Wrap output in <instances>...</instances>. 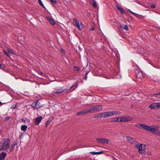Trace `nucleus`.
I'll return each mask as SVG.
<instances>
[{
  "mask_svg": "<svg viewBox=\"0 0 160 160\" xmlns=\"http://www.w3.org/2000/svg\"><path fill=\"white\" fill-rule=\"evenodd\" d=\"M12 108V109H14L15 108V107H13V108Z\"/></svg>",
  "mask_w": 160,
  "mask_h": 160,
  "instance_id": "37998d69",
  "label": "nucleus"
},
{
  "mask_svg": "<svg viewBox=\"0 0 160 160\" xmlns=\"http://www.w3.org/2000/svg\"><path fill=\"white\" fill-rule=\"evenodd\" d=\"M131 118L129 117H124V122H128L131 120Z\"/></svg>",
  "mask_w": 160,
  "mask_h": 160,
  "instance_id": "393cba45",
  "label": "nucleus"
},
{
  "mask_svg": "<svg viewBox=\"0 0 160 160\" xmlns=\"http://www.w3.org/2000/svg\"><path fill=\"white\" fill-rule=\"evenodd\" d=\"M88 73H89V72H88L86 74V76H85V80H87V74Z\"/></svg>",
  "mask_w": 160,
  "mask_h": 160,
  "instance_id": "ea45409f",
  "label": "nucleus"
},
{
  "mask_svg": "<svg viewBox=\"0 0 160 160\" xmlns=\"http://www.w3.org/2000/svg\"><path fill=\"white\" fill-rule=\"evenodd\" d=\"M94 29V28L93 27L92 28V29L91 28V30H93Z\"/></svg>",
  "mask_w": 160,
  "mask_h": 160,
  "instance_id": "79ce46f5",
  "label": "nucleus"
},
{
  "mask_svg": "<svg viewBox=\"0 0 160 160\" xmlns=\"http://www.w3.org/2000/svg\"><path fill=\"white\" fill-rule=\"evenodd\" d=\"M4 52L6 55H7L9 57H10V55L9 53L8 52H7L5 50L4 51Z\"/></svg>",
  "mask_w": 160,
  "mask_h": 160,
  "instance_id": "7c9ffc66",
  "label": "nucleus"
},
{
  "mask_svg": "<svg viewBox=\"0 0 160 160\" xmlns=\"http://www.w3.org/2000/svg\"><path fill=\"white\" fill-rule=\"evenodd\" d=\"M103 151H100L98 152H91V154L93 155H95L96 154H102L103 153Z\"/></svg>",
  "mask_w": 160,
  "mask_h": 160,
  "instance_id": "6ab92c4d",
  "label": "nucleus"
},
{
  "mask_svg": "<svg viewBox=\"0 0 160 160\" xmlns=\"http://www.w3.org/2000/svg\"><path fill=\"white\" fill-rule=\"evenodd\" d=\"M73 24L76 26L77 28L80 30H82L83 28V25L82 23L79 24L78 21L76 18L73 19Z\"/></svg>",
  "mask_w": 160,
  "mask_h": 160,
  "instance_id": "0eeeda50",
  "label": "nucleus"
},
{
  "mask_svg": "<svg viewBox=\"0 0 160 160\" xmlns=\"http://www.w3.org/2000/svg\"><path fill=\"white\" fill-rule=\"evenodd\" d=\"M121 27L122 28L125 29L126 30H128V26L126 25L122 24L121 25Z\"/></svg>",
  "mask_w": 160,
  "mask_h": 160,
  "instance_id": "4be33fe9",
  "label": "nucleus"
},
{
  "mask_svg": "<svg viewBox=\"0 0 160 160\" xmlns=\"http://www.w3.org/2000/svg\"><path fill=\"white\" fill-rule=\"evenodd\" d=\"M1 148L0 150H6L8 149L10 145V140L8 138L3 139L0 142Z\"/></svg>",
  "mask_w": 160,
  "mask_h": 160,
  "instance_id": "f03ea898",
  "label": "nucleus"
},
{
  "mask_svg": "<svg viewBox=\"0 0 160 160\" xmlns=\"http://www.w3.org/2000/svg\"><path fill=\"white\" fill-rule=\"evenodd\" d=\"M27 128L28 127L27 125H23L21 126V129L22 131H25L26 130Z\"/></svg>",
  "mask_w": 160,
  "mask_h": 160,
  "instance_id": "aec40b11",
  "label": "nucleus"
},
{
  "mask_svg": "<svg viewBox=\"0 0 160 160\" xmlns=\"http://www.w3.org/2000/svg\"><path fill=\"white\" fill-rule=\"evenodd\" d=\"M118 122H124V117H118Z\"/></svg>",
  "mask_w": 160,
  "mask_h": 160,
  "instance_id": "5701e85b",
  "label": "nucleus"
},
{
  "mask_svg": "<svg viewBox=\"0 0 160 160\" xmlns=\"http://www.w3.org/2000/svg\"><path fill=\"white\" fill-rule=\"evenodd\" d=\"M91 4L94 8L97 7L98 5L97 4L95 0H92V2H91Z\"/></svg>",
  "mask_w": 160,
  "mask_h": 160,
  "instance_id": "a211bd4d",
  "label": "nucleus"
},
{
  "mask_svg": "<svg viewBox=\"0 0 160 160\" xmlns=\"http://www.w3.org/2000/svg\"><path fill=\"white\" fill-rule=\"evenodd\" d=\"M120 113V112L119 111H114L102 112V115L103 116V118H105L114 116L118 115Z\"/></svg>",
  "mask_w": 160,
  "mask_h": 160,
  "instance_id": "7ed1b4c3",
  "label": "nucleus"
},
{
  "mask_svg": "<svg viewBox=\"0 0 160 160\" xmlns=\"http://www.w3.org/2000/svg\"><path fill=\"white\" fill-rule=\"evenodd\" d=\"M138 67L134 68L136 75L137 78L141 79L143 78V75L142 72L140 71Z\"/></svg>",
  "mask_w": 160,
  "mask_h": 160,
  "instance_id": "423d86ee",
  "label": "nucleus"
},
{
  "mask_svg": "<svg viewBox=\"0 0 160 160\" xmlns=\"http://www.w3.org/2000/svg\"><path fill=\"white\" fill-rule=\"evenodd\" d=\"M102 113H100L94 116V118L98 119L99 118H103V116L102 115Z\"/></svg>",
  "mask_w": 160,
  "mask_h": 160,
  "instance_id": "dca6fc26",
  "label": "nucleus"
},
{
  "mask_svg": "<svg viewBox=\"0 0 160 160\" xmlns=\"http://www.w3.org/2000/svg\"><path fill=\"white\" fill-rule=\"evenodd\" d=\"M7 155L6 153L2 152L0 154V160H4Z\"/></svg>",
  "mask_w": 160,
  "mask_h": 160,
  "instance_id": "2eb2a0df",
  "label": "nucleus"
},
{
  "mask_svg": "<svg viewBox=\"0 0 160 160\" xmlns=\"http://www.w3.org/2000/svg\"><path fill=\"white\" fill-rule=\"evenodd\" d=\"M42 119V116H39L34 121L36 125H38L41 122Z\"/></svg>",
  "mask_w": 160,
  "mask_h": 160,
  "instance_id": "ddd939ff",
  "label": "nucleus"
},
{
  "mask_svg": "<svg viewBox=\"0 0 160 160\" xmlns=\"http://www.w3.org/2000/svg\"><path fill=\"white\" fill-rule=\"evenodd\" d=\"M155 94L157 95V97L160 98V92L158 93Z\"/></svg>",
  "mask_w": 160,
  "mask_h": 160,
  "instance_id": "f704fd0d",
  "label": "nucleus"
},
{
  "mask_svg": "<svg viewBox=\"0 0 160 160\" xmlns=\"http://www.w3.org/2000/svg\"><path fill=\"white\" fill-rule=\"evenodd\" d=\"M49 20L50 23L52 24V25H54L55 24V22L54 21V20L52 19V18H49Z\"/></svg>",
  "mask_w": 160,
  "mask_h": 160,
  "instance_id": "a878e982",
  "label": "nucleus"
},
{
  "mask_svg": "<svg viewBox=\"0 0 160 160\" xmlns=\"http://www.w3.org/2000/svg\"><path fill=\"white\" fill-rule=\"evenodd\" d=\"M48 1L49 2H51L53 4H55L56 3V1L55 0H48Z\"/></svg>",
  "mask_w": 160,
  "mask_h": 160,
  "instance_id": "c756f323",
  "label": "nucleus"
},
{
  "mask_svg": "<svg viewBox=\"0 0 160 160\" xmlns=\"http://www.w3.org/2000/svg\"><path fill=\"white\" fill-rule=\"evenodd\" d=\"M158 108H160V102H158Z\"/></svg>",
  "mask_w": 160,
  "mask_h": 160,
  "instance_id": "a19ab883",
  "label": "nucleus"
},
{
  "mask_svg": "<svg viewBox=\"0 0 160 160\" xmlns=\"http://www.w3.org/2000/svg\"><path fill=\"white\" fill-rule=\"evenodd\" d=\"M102 108L101 105H98L94 106L91 108V112H97L101 111Z\"/></svg>",
  "mask_w": 160,
  "mask_h": 160,
  "instance_id": "6e6552de",
  "label": "nucleus"
},
{
  "mask_svg": "<svg viewBox=\"0 0 160 160\" xmlns=\"http://www.w3.org/2000/svg\"><path fill=\"white\" fill-rule=\"evenodd\" d=\"M90 112V109L88 108L87 109L84 110L82 111H81L78 112L77 113V115H82L84 114H86Z\"/></svg>",
  "mask_w": 160,
  "mask_h": 160,
  "instance_id": "f8f14e48",
  "label": "nucleus"
},
{
  "mask_svg": "<svg viewBox=\"0 0 160 160\" xmlns=\"http://www.w3.org/2000/svg\"><path fill=\"white\" fill-rule=\"evenodd\" d=\"M0 68L2 69H4V65L3 64H0Z\"/></svg>",
  "mask_w": 160,
  "mask_h": 160,
  "instance_id": "2f4dec72",
  "label": "nucleus"
},
{
  "mask_svg": "<svg viewBox=\"0 0 160 160\" xmlns=\"http://www.w3.org/2000/svg\"><path fill=\"white\" fill-rule=\"evenodd\" d=\"M72 150L71 149V150H70V151H72Z\"/></svg>",
  "mask_w": 160,
  "mask_h": 160,
  "instance_id": "c03bdc74",
  "label": "nucleus"
},
{
  "mask_svg": "<svg viewBox=\"0 0 160 160\" xmlns=\"http://www.w3.org/2000/svg\"><path fill=\"white\" fill-rule=\"evenodd\" d=\"M6 50H7V51H8V52H9L11 53H14V51L12 50H11L9 48H7Z\"/></svg>",
  "mask_w": 160,
  "mask_h": 160,
  "instance_id": "bb28decb",
  "label": "nucleus"
},
{
  "mask_svg": "<svg viewBox=\"0 0 160 160\" xmlns=\"http://www.w3.org/2000/svg\"><path fill=\"white\" fill-rule=\"evenodd\" d=\"M130 12L132 13V14H133V15H135L136 16H137L138 14L134 13V12H132V11H130Z\"/></svg>",
  "mask_w": 160,
  "mask_h": 160,
  "instance_id": "c9c22d12",
  "label": "nucleus"
},
{
  "mask_svg": "<svg viewBox=\"0 0 160 160\" xmlns=\"http://www.w3.org/2000/svg\"><path fill=\"white\" fill-rule=\"evenodd\" d=\"M18 143V141L17 140H16L14 141L13 143L12 144L14 145H15V146Z\"/></svg>",
  "mask_w": 160,
  "mask_h": 160,
  "instance_id": "72a5a7b5",
  "label": "nucleus"
},
{
  "mask_svg": "<svg viewBox=\"0 0 160 160\" xmlns=\"http://www.w3.org/2000/svg\"><path fill=\"white\" fill-rule=\"evenodd\" d=\"M15 145L12 144L10 148V152H13L14 150Z\"/></svg>",
  "mask_w": 160,
  "mask_h": 160,
  "instance_id": "412c9836",
  "label": "nucleus"
},
{
  "mask_svg": "<svg viewBox=\"0 0 160 160\" xmlns=\"http://www.w3.org/2000/svg\"><path fill=\"white\" fill-rule=\"evenodd\" d=\"M74 68L75 70L77 71H79L80 70V68L79 67L75 66H74Z\"/></svg>",
  "mask_w": 160,
  "mask_h": 160,
  "instance_id": "cd10ccee",
  "label": "nucleus"
},
{
  "mask_svg": "<svg viewBox=\"0 0 160 160\" xmlns=\"http://www.w3.org/2000/svg\"><path fill=\"white\" fill-rule=\"evenodd\" d=\"M74 86V85H73L68 88H65L64 86L58 87L54 89L53 92L57 94L60 93L65 90H70Z\"/></svg>",
  "mask_w": 160,
  "mask_h": 160,
  "instance_id": "39448f33",
  "label": "nucleus"
},
{
  "mask_svg": "<svg viewBox=\"0 0 160 160\" xmlns=\"http://www.w3.org/2000/svg\"><path fill=\"white\" fill-rule=\"evenodd\" d=\"M97 141L99 143L107 144L108 143V140L104 138H99L96 139Z\"/></svg>",
  "mask_w": 160,
  "mask_h": 160,
  "instance_id": "9b49d317",
  "label": "nucleus"
},
{
  "mask_svg": "<svg viewBox=\"0 0 160 160\" xmlns=\"http://www.w3.org/2000/svg\"><path fill=\"white\" fill-rule=\"evenodd\" d=\"M116 8L120 12H121V13H125L124 9L120 6H116Z\"/></svg>",
  "mask_w": 160,
  "mask_h": 160,
  "instance_id": "f3484780",
  "label": "nucleus"
},
{
  "mask_svg": "<svg viewBox=\"0 0 160 160\" xmlns=\"http://www.w3.org/2000/svg\"><path fill=\"white\" fill-rule=\"evenodd\" d=\"M149 107L152 109L158 108V102H154L152 103L149 105Z\"/></svg>",
  "mask_w": 160,
  "mask_h": 160,
  "instance_id": "4468645a",
  "label": "nucleus"
},
{
  "mask_svg": "<svg viewBox=\"0 0 160 160\" xmlns=\"http://www.w3.org/2000/svg\"><path fill=\"white\" fill-rule=\"evenodd\" d=\"M38 1L39 3L40 4L41 6H42V7L45 8L44 5L43 4L42 1L41 0H38Z\"/></svg>",
  "mask_w": 160,
  "mask_h": 160,
  "instance_id": "c85d7f7f",
  "label": "nucleus"
},
{
  "mask_svg": "<svg viewBox=\"0 0 160 160\" xmlns=\"http://www.w3.org/2000/svg\"><path fill=\"white\" fill-rule=\"evenodd\" d=\"M31 106L34 109L39 108L42 106V105L40 103L38 100L33 102Z\"/></svg>",
  "mask_w": 160,
  "mask_h": 160,
  "instance_id": "9d476101",
  "label": "nucleus"
},
{
  "mask_svg": "<svg viewBox=\"0 0 160 160\" xmlns=\"http://www.w3.org/2000/svg\"><path fill=\"white\" fill-rule=\"evenodd\" d=\"M126 138L127 140L132 144L135 145L137 143V141L136 139L131 137L127 136Z\"/></svg>",
  "mask_w": 160,
  "mask_h": 160,
  "instance_id": "1a4fd4ad",
  "label": "nucleus"
},
{
  "mask_svg": "<svg viewBox=\"0 0 160 160\" xmlns=\"http://www.w3.org/2000/svg\"><path fill=\"white\" fill-rule=\"evenodd\" d=\"M53 120V118H49L48 121H49V122H51Z\"/></svg>",
  "mask_w": 160,
  "mask_h": 160,
  "instance_id": "e433bc0d",
  "label": "nucleus"
},
{
  "mask_svg": "<svg viewBox=\"0 0 160 160\" xmlns=\"http://www.w3.org/2000/svg\"><path fill=\"white\" fill-rule=\"evenodd\" d=\"M111 121L113 122H118V117L112 118L111 119Z\"/></svg>",
  "mask_w": 160,
  "mask_h": 160,
  "instance_id": "b1692460",
  "label": "nucleus"
},
{
  "mask_svg": "<svg viewBox=\"0 0 160 160\" xmlns=\"http://www.w3.org/2000/svg\"><path fill=\"white\" fill-rule=\"evenodd\" d=\"M135 126L138 128H142L155 135L160 136V131L158 130L159 127L158 126H148L143 124H137Z\"/></svg>",
  "mask_w": 160,
  "mask_h": 160,
  "instance_id": "f257e3e1",
  "label": "nucleus"
},
{
  "mask_svg": "<svg viewBox=\"0 0 160 160\" xmlns=\"http://www.w3.org/2000/svg\"><path fill=\"white\" fill-rule=\"evenodd\" d=\"M50 122H49V121H47L46 122V125L45 127H47L48 125H49V124L50 123Z\"/></svg>",
  "mask_w": 160,
  "mask_h": 160,
  "instance_id": "473e14b6",
  "label": "nucleus"
},
{
  "mask_svg": "<svg viewBox=\"0 0 160 160\" xmlns=\"http://www.w3.org/2000/svg\"><path fill=\"white\" fill-rule=\"evenodd\" d=\"M9 118H10L9 117H6V118H5V120L6 121L8 120L9 119Z\"/></svg>",
  "mask_w": 160,
  "mask_h": 160,
  "instance_id": "58836bf2",
  "label": "nucleus"
},
{
  "mask_svg": "<svg viewBox=\"0 0 160 160\" xmlns=\"http://www.w3.org/2000/svg\"><path fill=\"white\" fill-rule=\"evenodd\" d=\"M151 7L152 8H155L156 7V6L154 4H152L151 5Z\"/></svg>",
  "mask_w": 160,
  "mask_h": 160,
  "instance_id": "4c0bfd02",
  "label": "nucleus"
},
{
  "mask_svg": "<svg viewBox=\"0 0 160 160\" xmlns=\"http://www.w3.org/2000/svg\"><path fill=\"white\" fill-rule=\"evenodd\" d=\"M145 145L143 144L137 143L135 146V148L138 150V152L142 155H145L146 152L145 151Z\"/></svg>",
  "mask_w": 160,
  "mask_h": 160,
  "instance_id": "20e7f679",
  "label": "nucleus"
}]
</instances>
